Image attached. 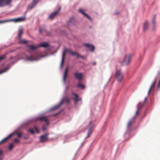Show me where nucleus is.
<instances>
[{
  "label": "nucleus",
  "mask_w": 160,
  "mask_h": 160,
  "mask_svg": "<svg viewBox=\"0 0 160 160\" xmlns=\"http://www.w3.org/2000/svg\"><path fill=\"white\" fill-rule=\"evenodd\" d=\"M132 57L131 54H128L125 55L122 61L119 62L122 65H128L130 62Z\"/></svg>",
  "instance_id": "f257e3e1"
},
{
  "label": "nucleus",
  "mask_w": 160,
  "mask_h": 160,
  "mask_svg": "<svg viewBox=\"0 0 160 160\" xmlns=\"http://www.w3.org/2000/svg\"><path fill=\"white\" fill-rule=\"evenodd\" d=\"M25 19V17H22L15 19L4 20L0 21V24L9 22H22L24 21Z\"/></svg>",
  "instance_id": "f03ea898"
},
{
  "label": "nucleus",
  "mask_w": 160,
  "mask_h": 160,
  "mask_svg": "<svg viewBox=\"0 0 160 160\" xmlns=\"http://www.w3.org/2000/svg\"><path fill=\"white\" fill-rule=\"evenodd\" d=\"M70 101L69 99L68 98H65L63 99L59 103L55 106L52 109V110H55L58 108L59 107H61V106L62 105V104L64 102H66L67 103H69Z\"/></svg>",
  "instance_id": "7ed1b4c3"
},
{
  "label": "nucleus",
  "mask_w": 160,
  "mask_h": 160,
  "mask_svg": "<svg viewBox=\"0 0 160 160\" xmlns=\"http://www.w3.org/2000/svg\"><path fill=\"white\" fill-rule=\"evenodd\" d=\"M12 0H0V7L10 6Z\"/></svg>",
  "instance_id": "20e7f679"
},
{
  "label": "nucleus",
  "mask_w": 160,
  "mask_h": 160,
  "mask_svg": "<svg viewBox=\"0 0 160 160\" xmlns=\"http://www.w3.org/2000/svg\"><path fill=\"white\" fill-rule=\"evenodd\" d=\"M115 77L119 82L121 81L123 78V75L120 70H119L117 71L116 72Z\"/></svg>",
  "instance_id": "39448f33"
},
{
  "label": "nucleus",
  "mask_w": 160,
  "mask_h": 160,
  "mask_svg": "<svg viewBox=\"0 0 160 160\" xmlns=\"http://www.w3.org/2000/svg\"><path fill=\"white\" fill-rule=\"evenodd\" d=\"M94 127V125L91 122H90L89 123L88 126V135L86 138H88L89 137L90 135L92 134L93 132V129Z\"/></svg>",
  "instance_id": "423d86ee"
},
{
  "label": "nucleus",
  "mask_w": 160,
  "mask_h": 160,
  "mask_svg": "<svg viewBox=\"0 0 160 160\" xmlns=\"http://www.w3.org/2000/svg\"><path fill=\"white\" fill-rule=\"evenodd\" d=\"M48 135L49 133H47L44 135L41 136L40 137V140L41 142H43L46 141L48 139Z\"/></svg>",
  "instance_id": "0eeeda50"
},
{
  "label": "nucleus",
  "mask_w": 160,
  "mask_h": 160,
  "mask_svg": "<svg viewBox=\"0 0 160 160\" xmlns=\"http://www.w3.org/2000/svg\"><path fill=\"white\" fill-rule=\"evenodd\" d=\"M68 50L69 49H65L62 55V61H61V68H62V67L63 64V63L64 61L65 56L66 55V53L68 52Z\"/></svg>",
  "instance_id": "6e6552de"
},
{
  "label": "nucleus",
  "mask_w": 160,
  "mask_h": 160,
  "mask_svg": "<svg viewBox=\"0 0 160 160\" xmlns=\"http://www.w3.org/2000/svg\"><path fill=\"white\" fill-rule=\"evenodd\" d=\"M84 45L88 48L91 52H93L94 50V47L92 44L89 43H84Z\"/></svg>",
  "instance_id": "1a4fd4ad"
},
{
  "label": "nucleus",
  "mask_w": 160,
  "mask_h": 160,
  "mask_svg": "<svg viewBox=\"0 0 160 160\" xmlns=\"http://www.w3.org/2000/svg\"><path fill=\"white\" fill-rule=\"evenodd\" d=\"M38 3V1H36L35 0H33L32 3L28 5V10L32 9Z\"/></svg>",
  "instance_id": "9d476101"
},
{
  "label": "nucleus",
  "mask_w": 160,
  "mask_h": 160,
  "mask_svg": "<svg viewBox=\"0 0 160 160\" xmlns=\"http://www.w3.org/2000/svg\"><path fill=\"white\" fill-rule=\"evenodd\" d=\"M74 74L75 77L78 79L80 80L82 79L83 74L82 73L76 72L74 73Z\"/></svg>",
  "instance_id": "9b49d317"
},
{
  "label": "nucleus",
  "mask_w": 160,
  "mask_h": 160,
  "mask_svg": "<svg viewBox=\"0 0 160 160\" xmlns=\"http://www.w3.org/2000/svg\"><path fill=\"white\" fill-rule=\"evenodd\" d=\"M79 11L80 12L83 14L84 16L86 17L87 18H88L90 20H91L92 19L89 16V15L86 13L84 11L81 9H79Z\"/></svg>",
  "instance_id": "f8f14e48"
},
{
  "label": "nucleus",
  "mask_w": 160,
  "mask_h": 160,
  "mask_svg": "<svg viewBox=\"0 0 160 160\" xmlns=\"http://www.w3.org/2000/svg\"><path fill=\"white\" fill-rule=\"evenodd\" d=\"M68 70V67H67L65 68L63 77V81L64 82L66 81Z\"/></svg>",
  "instance_id": "ddd939ff"
},
{
  "label": "nucleus",
  "mask_w": 160,
  "mask_h": 160,
  "mask_svg": "<svg viewBox=\"0 0 160 160\" xmlns=\"http://www.w3.org/2000/svg\"><path fill=\"white\" fill-rule=\"evenodd\" d=\"M28 47L29 48L30 50L31 51H34L37 49L38 48V45L34 46L32 45H28Z\"/></svg>",
  "instance_id": "4468645a"
},
{
  "label": "nucleus",
  "mask_w": 160,
  "mask_h": 160,
  "mask_svg": "<svg viewBox=\"0 0 160 160\" xmlns=\"http://www.w3.org/2000/svg\"><path fill=\"white\" fill-rule=\"evenodd\" d=\"M27 59L28 60L30 61L36 60L38 59L37 57L34 56L33 55H31L30 56H27Z\"/></svg>",
  "instance_id": "2eb2a0df"
},
{
  "label": "nucleus",
  "mask_w": 160,
  "mask_h": 160,
  "mask_svg": "<svg viewBox=\"0 0 160 160\" xmlns=\"http://www.w3.org/2000/svg\"><path fill=\"white\" fill-rule=\"evenodd\" d=\"M12 134H11L8 135V137H7L5 138L4 139H3V140H1L0 141V144H2V143H3L7 141L8 140L9 138L11 137L12 135Z\"/></svg>",
  "instance_id": "dca6fc26"
},
{
  "label": "nucleus",
  "mask_w": 160,
  "mask_h": 160,
  "mask_svg": "<svg viewBox=\"0 0 160 160\" xmlns=\"http://www.w3.org/2000/svg\"><path fill=\"white\" fill-rule=\"evenodd\" d=\"M73 94L75 96V98L73 99L75 103H76L78 101L81 100V98H79L77 94L75 93H73Z\"/></svg>",
  "instance_id": "f3484780"
},
{
  "label": "nucleus",
  "mask_w": 160,
  "mask_h": 160,
  "mask_svg": "<svg viewBox=\"0 0 160 160\" xmlns=\"http://www.w3.org/2000/svg\"><path fill=\"white\" fill-rule=\"evenodd\" d=\"M58 13V11H56L55 12H54L53 13H52L50 15H49V18L50 19H53L56 16V15Z\"/></svg>",
  "instance_id": "a211bd4d"
},
{
  "label": "nucleus",
  "mask_w": 160,
  "mask_h": 160,
  "mask_svg": "<svg viewBox=\"0 0 160 160\" xmlns=\"http://www.w3.org/2000/svg\"><path fill=\"white\" fill-rule=\"evenodd\" d=\"M40 120L41 121H44L47 125H48L49 124V121L47 118L45 117H43L40 118Z\"/></svg>",
  "instance_id": "6ab92c4d"
},
{
  "label": "nucleus",
  "mask_w": 160,
  "mask_h": 160,
  "mask_svg": "<svg viewBox=\"0 0 160 160\" xmlns=\"http://www.w3.org/2000/svg\"><path fill=\"white\" fill-rule=\"evenodd\" d=\"M135 122V120L134 119H132L128 122V125L127 127L128 128H129L130 126L132 125Z\"/></svg>",
  "instance_id": "aec40b11"
},
{
  "label": "nucleus",
  "mask_w": 160,
  "mask_h": 160,
  "mask_svg": "<svg viewBox=\"0 0 160 160\" xmlns=\"http://www.w3.org/2000/svg\"><path fill=\"white\" fill-rule=\"evenodd\" d=\"M38 48L40 47H44V48H46L48 47V43L46 42H42L40 44V45H38Z\"/></svg>",
  "instance_id": "412c9836"
},
{
  "label": "nucleus",
  "mask_w": 160,
  "mask_h": 160,
  "mask_svg": "<svg viewBox=\"0 0 160 160\" xmlns=\"http://www.w3.org/2000/svg\"><path fill=\"white\" fill-rule=\"evenodd\" d=\"M156 81L155 80L152 83V85H151L148 91V95L149 94L152 89L155 86V84H156Z\"/></svg>",
  "instance_id": "4be33fe9"
},
{
  "label": "nucleus",
  "mask_w": 160,
  "mask_h": 160,
  "mask_svg": "<svg viewBox=\"0 0 160 160\" xmlns=\"http://www.w3.org/2000/svg\"><path fill=\"white\" fill-rule=\"evenodd\" d=\"M23 33V30L21 28L19 29L18 31V38L20 39L21 37V36Z\"/></svg>",
  "instance_id": "5701e85b"
},
{
  "label": "nucleus",
  "mask_w": 160,
  "mask_h": 160,
  "mask_svg": "<svg viewBox=\"0 0 160 160\" xmlns=\"http://www.w3.org/2000/svg\"><path fill=\"white\" fill-rule=\"evenodd\" d=\"M148 23L147 22H145L143 24V29L144 30H146L148 28Z\"/></svg>",
  "instance_id": "b1692460"
},
{
  "label": "nucleus",
  "mask_w": 160,
  "mask_h": 160,
  "mask_svg": "<svg viewBox=\"0 0 160 160\" xmlns=\"http://www.w3.org/2000/svg\"><path fill=\"white\" fill-rule=\"evenodd\" d=\"M68 52L73 56L76 55L77 56L78 54L75 52H72L71 49L68 50Z\"/></svg>",
  "instance_id": "393cba45"
},
{
  "label": "nucleus",
  "mask_w": 160,
  "mask_h": 160,
  "mask_svg": "<svg viewBox=\"0 0 160 160\" xmlns=\"http://www.w3.org/2000/svg\"><path fill=\"white\" fill-rule=\"evenodd\" d=\"M144 102H140L138 106V109L140 110L144 106Z\"/></svg>",
  "instance_id": "a878e982"
},
{
  "label": "nucleus",
  "mask_w": 160,
  "mask_h": 160,
  "mask_svg": "<svg viewBox=\"0 0 160 160\" xmlns=\"http://www.w3.org/2000/svg\"><path fill=\"white\" fill-rule=\"evenodd\" d=\"M28 42V41L25 39H22L19 41V43L21 44H26Z\"/></svg>",
  "instance_id": "bb28decb"
},
{
  "label": "nucleus",
  "mask_w": 160,
  "mask_h": 160,
  "mask_svg": "<svg viewBox=\"0 0 160 160\" xmlns=\"http://www.w3.org/2000/svg\"><path fill=\"white\" fill-rule=\"evenodd\" d=\"M78 87L79 88H81L82 89H83L85 87V85L80 82L78 83Z\"/></svg>",
  "instance_id": "cd10ccee"
},
{
  "label": "nucleus",
  "mask_w": 160,
  "mask_h": 160,
  "mask_svg": "<svg viewBox=\"0 0 160 160\" xmlns=\"http://www.w3.org/2000/svg\"><path fill=\"white\" fill-rule=\"evenodd\" d=\"M13 147L14 146L13 144L12 143H10L9 145L8 148L9 150H11L12 149Z\"/></svg>",
  "instance_id": "c85d7f7f"
},
{
  "label": "nucleus",
  "mask_w": 160,
  "mask_h": 160,
  "mask_svg": "<svg viewBox=\"0 0 160 160\" xmlns=\"http://www.w3.org/2000/svg\"><path fill=\"white\" fill-rule=\"evenodd\" d=\"M17 134L18 137L20 138L21 137L22 134L20 132H18L17 133Z\"/></svg>",
  "instance_id": "c756f323"
},
{
  "label": "nucleus",
  "mask_w": 160,
  "mask_h": 160,
  "mask_svg": "<svg viewBox=\"0 0 160 160\" xmlns=\"http://www.w3.org/2000/svg\"><path fill=\"white\" fill-rule=\"evenodd\" d=\"M156 18V16H155L154 17H153V19H152V23L153 24L154 26H155V19Z\"/></svg>",
  "instance_id": "7c9ffc66"
},
{
  "label": "nucleus",
  "mask_w": 160,
  "mask_h": 160,
  "mask_svg": "<svg viewBox=\"0 0 160 160\" xmlns=\"http://www.w3.org/2000/svg\"><path fill=\"white\" fill-rule=\"evenodd\" d=\"M72 19H71L69 21H68L67 22V24L68 25H69V24H70L71 23H72Z\"/></svg>",
  "instance_id": "2f4dec72"
},
{
  "label": "nucleus",
  "mask_w": 160,
  "mask_h": 160,
  "mask_svg": "<svg viewBox=\"0 0 160 160\" xmlns=\"http://www.w3.org/2000/svg\"><path fill=\"white\" fill-rule=\"evenodd\" d=\"M34 129H35V131L37 133H38L39 132V131L38 129L35 126L34 127Z\"/></svg>",
  "instance_id": "473e14b6"
},
{
  "label": "nucleus",
  "mask_w": 160,
  "mask_h": 160,
  "mask_svg": "<svg viewBox=\"0 0 160 160\" xmlns=\"http://www.w3.org/2000/svg\"><path fill=\"white\" fill-rule=\"evenodd\" d=\"M29 131L31 133H32V134H34V131L33 130L31 129V128H30L29 129Z\"/></svg>",
  "instance_id": "72a5a7b5"
},
{
  "label": "nucleus",
  "mask_w": 160,
  "mask_h": 160,
  "mask_svg": "<svg viewBox=\"0 0 160 160\" xmlns=\"http://www.w3.org/2000/svg\"><path fill=\"white\" fill-rule=\"evenodd\" d=\"M14 141L15 142L18 143L19 142V140L17 138H16L14 139Z\"/></svg>",
  "instance_id": "f704fd0d"
},
{
  "label": "nucleus",
  "mask_w": 160,
  "mask_h": 160,
  "mask_svg": "<svg viewBox=\"0 0 160 160\" xmlns=\"http://www.w3.org/2000/svg\"><path fill=\"white\" fill-rule=\"evenodd\" d=\"M5 57V56H0V60L4 59Z\"/></svg>",
  "instance_id": "c9c22d12"
},
{
  "label": "nucleus",
  "mask_w": 160,
  "mask_h": 160,
  "mask_svg": "<svg viewBox=\"0 0 160 160\" xmlns=\"http://www.w3.org/2000/svg\"><path fill=\"white\" fill-rule=\"evenodd\" d=\"M77 57L78 58H83V56L80 55L79 54H78V56H77Z\"/></svg>",
  "instance_id": "e433bc0d"
},
{
  "label": "nucleus",
  "mask_w": 160,
  "mask_h": 160,
  "mask_svg": "<svg viewBox=\"0 0 160 160\" xmlns=\"http://www.w3.org/2000/svg\"><path fill=\"white\" fill-rule=\"evenodd\" d=\"M139 109H138V110L136 112V113H135V115H138V112H139Z\"/></svg>",
  "instance_id": "4c0bfd02"
},
{
  "label": "nucleus",
  "mask_w": 160,
  "mask_h": 160,
  "mask_svg": "<svg viewBox=\"0 0 160 160\" xmlns=\"http://www.w3.org/2000/svg\"><path fill=\"white\" fill-rule=\"evenodd\" d=\"M8 68H6L5 69H4V70H3L1 72H0V73H2V72H5L6 71V70H8Z\"/></svg>",
  "instance_id": "58836bf2"
},
{
  "label": "nucleus",
  "mask_w": 160,
  "mask_h": 160,
  "mask_svg": "<svg viewBox=\"0 0 160 160\" xmlns=\"http://www.w3.org/2000/svg\"><path fill=\"white\" fill-rule=\"evenodd\" d=\"M3 154V152L2 150H0V156Z\"/></svg>",
  "instance_id": "ea45409f"
},
{
  "label": "nucleus",
  "mask_w": 160,
  "mask_h": 160,
  "mask_svg": "<svg viewBox=\"0 0 160 160\" xmlns=\"http://www.w3.org/2000/svg\"><path fill=\"white\" fill-rule=\"evenodd\" d=\"M42 31H43V30H42V29L41 28H39V32L40 33H41V32H42Z\"/></svg>",
  "instance_id": "a19ab883"
},
{
  "label": "nucleus",
  "mask_w": 160,
  "mask_h": 160,
  "mask_svg": "<svg viewBox=\"0 0 160 160\" xmlns=\"http://www.w3.org/2000/svg\"><path fill=\"white\" fill-rule=\"evenodd\" d=\"M42 129L43 131H45L46 129V128L45 127H43Z\"/></svg>",
  "instance_id": "79ce46f5"
},
{
  "label": "nucleus",
  "mask_w": 160,
  "mask_h": 160,
  "mask_svg": "<svg viewBox=\"0 0 160 160\" xmlns=\"http://www.w3.org/2000/svg\"><path fill=\"white\" fill-rule=\"evenodd\" d=\"M96 64V62H93L92 63V64L93 65H95Z\"/></svg>",
  "instance_id": "37998d69"
},
{
  "label": "nucleus",
  "mask_w": 160,
  "mask_h": 160,
  "mask_svg": "<svg viewBox=\"0 0 160 160\" xmlns=\"http://www.w3.org/2000/svg\"><path fill=\"white\" fill-rule=\"evenodd\" d=\"M61 8L59 7L58 9V10L57 11H58V12H59L61 10Z\"/></svg>",
  "instance_id": "c03bdc74"
},
{
  "label": "nucleus",
  "mask_w": 160,
  "mask_h": 160,
  "mask_svg": "<svg viewBox=\"0 0 160 160\" xmlns=\"http://www.w3.org/2000/svg\"><path fill=\"white\" fill-rule=\"evenodd\" d=\"M147 98H145V99H144V102H145L146 101H147Z\"/></svg>",
  "instance_id": "a18cd8bd"
},
{
  "label": "nucleus",
  "mask_w": 160,
  "mask_h": 160,
  "mask_svg": "<svg viewBox=\"0 0 160 160\" xmlns=\"http://www.w3.org/2000/svg\"><path fill=\"white\" fill-rule=\"evenodd\" d=\"M35 0L36 1H38V2L40 0Z\"/></svg>",
  "instance_id": "49530a36"
}]
</instances>
